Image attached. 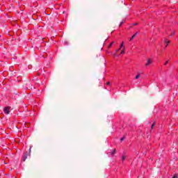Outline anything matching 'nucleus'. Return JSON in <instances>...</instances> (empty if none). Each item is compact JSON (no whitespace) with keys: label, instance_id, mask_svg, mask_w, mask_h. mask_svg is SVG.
Returning <instances> with one entry per match:
<instances>
[{"label":"nucleus","instance_id":"obj_9","mask_svg":"<svg viewBox=\"0 0 178 178\" xmlns=\"http://www.w3.org/2000/svg\"><path fill=\"white\" fill-rule=\"evenodd\" d=\"M111 155H115V154H116V149H114L111 152Z\"/></svg>","mask_w":178,"mask_h":178},{"label":"nucleus","instance_id":"obj_8","mask_svg":"<svg viewBox=\"0 0 178 178\" xmlns=\"http://www.w3.org/2000/svg\"><path fill=\"white\" fill-rule=\"evenodd\" d=\"M136 35H137V33H136L134 35H132V37L130 38L129 41H132L134 39V37H136Z\"/></svg>","mask_w":178,"mask_h":178},{"label":"nucleus","instance_id":"obj_11","mask_svg":"<svg viewBox=\"0 0 178 178\" xmlns=\"http://www.w3.org/2000/svg\"><path fill=\"white\" fill-rule=\"evenodd\" d=\"M126 159V156H122V161H124Z\"/></svg>","mask_w":178,"mask_h":178},{"label":"nucleus","instance_id":"obj_14","mask_svg":"<svg viewBox=\"0 0 178 178\" xmlns=\"http://www.w3.org/2000/svg\"><path fill=\"white\" fill-rule=\"evenodd\" d=\"M124 140V137L121 138L120 140L123 141Z\"/></svg>","mask_w":178,"mask_h":178},{"label":"nucleus","instance_id":"obj_16","mask_svg":"<svg viewBox=\"0 0 178 178\" xmlns=\"http://www.w3.org/2000/svg\"><path fill=\"white\" fill-rule=\"evenodd\" d=\"M137 23H134V24H133V26H137Z\"/></svg>","mask_w":178,"mask_h":178},{"label":"nucleus","instance_id":"obj_5","mask_svg":"<svg viewBox=\"0 0 178 178\" xmlns=\"http://www.w3.org/2000/svg\"><path fill=\"white\" fill-rule=\"evenodd\" d=\"M164 42L165 44V48L168 47V45H169V44L170 43V42L168 40V39H165Z\"/></svg>","mask_w":178,"mask_h":178},{"label":"nucleus","instance_id":"obj_2","mask_svg":"<svg viewBox=\"0 0 178 178\" xmlns=\"http://www.w3.org/2000/svg\"><path fill=\"white\" fill-rule=\"evenodd\" d=\"M31 146L30 147L29 152H26L22 156V161L23 162H25L27 159L28 156H31Z\"/></svg>","mask_w":178,"mask_h":178},{"label":"nucleus","instance_id":"obj_10","mask_svg":"<svg viewBox=\"0 0 178 178\" xmlns=\"http://www.w3.org/2000/svg\"><path fill=\"white\" fill-rule=\"evenodd\" d=\"M154 127H155V122H153L151 127L152 130V129H154Z\"/></svg>","mask_w":178,"mask_h":178},{"label":"nucleus","instance_id":"obj_4","mask_svg":"<svg viewBox=\"0 0 178 178\" xmlns=\"http://www.w3.org/2000/svg\"><path fill=\"white\" fill-rule=\"evenodd\" d=\"M152 63V60L151 58H149L147 63L145 64V66H149V65Z\"/></svg>","mask_w":178,"mask_h":178},{"label":"nucleus","instance_id":"obj_3","mask_svg":"<svg viewBox=\"0 0 178 178\" xmlns=\"http://www.w3.org/2000/svg\"><path fill=\"white\" fill-rule=\"evenodd\" d=\"M3 112L6 115H9V113H10V107H4Z\"/></svg>","mask_w":178,"mask_h":178},{"label":"nucleus","instance_id":"obj_13","mask_svg":"<svg viewBox=\"0 0 178 178\" xmlns=\"http://www.w3.org/2000/svg\"><path fill=\"white\" fill-rule=\"evenodd\" d=\"M106 84H107V86H111V82L108 81V82L106 83Z\"/></svg>","mask_w":178,"mask_h":178},{"label":"nucleus","instance_id":"obj_12","mask_svg":"<svg viewBox=\"0 0 178 178\" xmlns=\"http://www.w3.org/2000/svg\"><path fill=\"white\" fill-rule=\"evenodd\" d=\"M168 63H169V60H167V61L164 63V65L166 66V65H168Z\"/></svg>","mask_w":178,"mask_h":178},{"label":"nucleus","instance_id":"obj_6","mask_svg":"<svg viewBox=\"0 0 178 178\" xmlns=\"http://www.w3.org/2000/svg\"><path fill=\"white\" fill-rule=\"evenodd\" d=\"M140 77H141V74L138 72L135 79H136V80H138V79H140Z\"/></svg>","mask_w":178,"mask_h":178},{"label":"nucleus","instance_id":"obj_15","mask_svg":"<svg viewBox=\"0 0 178 178\" xmlns=\"http://www.w3.org/2000/svg\"><path fill=\"white\" fill-rule=\"evenodd\" d=\"M123 23H124L123 22H120V26H122L123 24Z\"/></svg>","mask_w":178,"mask_h":178},{"label":"nucleus","instance_id":"obj_7","mask_svg":"<svg viewBox=\"0 0 178 178\" xmlns=\"http://www.w3.org/2000/svg\"><path fill=\"white\" fill-rule=\"evenodd\" d=\"M113 44H115L114 41L110 43L109 45L108 46V49H110L112 47V45H113Z\"/></svg>","mask_w":178,"mask_h":178},{"label":"nucleus","instance_id":"obj_1","mask_svg":"<svg viewBox=\"0 0 178 178\" xmlns=\"http://www.w3.org/2000/svg\"><path fill=\"white\" fill-rule=\"evenodd\" d=\"M121 50L120 55H124L126 54V47H124V42H122L120 47L115 50V53L113 55V58H115V56H118L117 54L119 52V50Z\"/></svg>","mask_w":178,"mask_h":178}]
</instances>
